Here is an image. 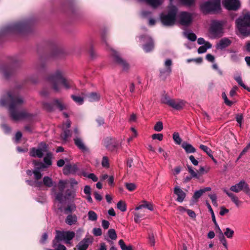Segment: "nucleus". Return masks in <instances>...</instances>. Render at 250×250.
Instances as JSON below:
<instances>
[{
	"instance_id": "f257e3e1",
	"label": "nucleus",
	"mask_w": 250,
	"mask_h": 250,
	"mask_svg": "<svg viewBox=\"0 0 250 250\" xmlns=\"http://www.w3.org/2000/svg\"><path fill=\"white\" fill-rule=\"evenodd\" d=\"M38 81L36 75H32L27 77L22 83H17L13 89L9 91L5 95L0 99V105L8 106L9 115L12 120L17 121L20 120L30 118L33 116L32 114L26 110L20 111L19 108L24 104L23 98L20 94L19 90L21 89L26 83H36Z\"/></svg>"
},
{
	"instance_id": "f03ea898",
	"label": "nucleus",
	"mask_w": 250,
	"mask_h": 250,
	"mask_svg": "<svg viewBox=\"0 0 250 250\" xmlns=\"http://www.w3.org/2000/svg\"><path fill=\"white\" fill-rule=\"evenodd\" d=\"M48 84L55 92H60L62 89L69 90L74 86L73 81L64 76L62 72L59 70L48 72Z\"/></svg>"
},
{
	"instance_id": "7ed1b4c3",
	"label": "nucleus",
	"mask_w": 250,
	"mask_h": 250,
	"mask_svg": "<svg viewBox=\"0 0 250 250\" xmlns=\"http://www.w3.org/2000/svg\"><path fill=\"white\" fill-rule=\"evenodd\" d=\"M33 24V22L30 20L10 24L1 29L0 34L1 35L9 34H26L32 31Z\"/></svg>"
},
{
	"instance_id": "20e7f679",
	"label": "nucleus",
	"mask_w": 250,
	"mask_h": 250,
	"mask_svg": "<svg viewBox=\"0 0 250 250\" xmlns=\"http://www.w3.org/2000/svg\"><path fill=\"white\" fill-rule=\"evenodd\" d=\"M239 32L244 36H250V13H247L236 20Z\"/></svg>"
},
{
	"instance_id": "39448f33",
	"label": "nucleus",
	"mask_w": 250,
	"mask_h": 250,
	"mask_svg": "<svg viewBox=\"0 0 250 250\" xmlns=\"http://www.w3.org/2000/svg\"><path fill=\"white\" fill-rule=\"evenodd\" d=\"M200 8L205 14L219 13L221 10V0H208L200 5Z\"/></svg>"
},
{
	"instance_id": "423d86ee",
	"label": "nucleus",
	"mask_w": 250,
	"mask_h": 250,
	"mask_svg": "<svg viewBox=\"0 0 250 250\" xmlns=\"http://www.w3.org/2000/svg\"><path fill=\"white\" fill-rule=\"evenodd\" d=\"M177 13V8L172 6L169 9L167 14H161L160 20L163 25L166 26H173L176 21Z\"/></svg>"
},
{
	"instance_id": "0eeeda50",
	"label": "nucleus",
	"mask_w": 250,
	"mask_h": 250,
	"mask_svg": "<svg viewBox=\"0 0 250 250\" xmlns=\"http://www.w3.org/2000/svg\"><path fill=\"white\" fill-rule=\"evenodd\" d=\"M76 196V191L73 188L67 189L65 190L63 195L62 192H59L55 194V199L60 203L62 204L64 202H74Z\"/></svg>"
},
{
	"instance_id": "6e6552de",
	"label": "nucleus",
	"mask_w": 250,
	"mask_h": 250,
	"mask_svg": "<svg viewBox=\"0 0 250 250\" xmlns=\"http://www.w3.org/2000/svg\"><path fill=\"white\" fill-rule=\"evenodd\" d=\"M161 102L177 110L183 109L186 104V102L183 100L172 99L167 95H165L162 97Z\"/></svg>"
},
{
	"instance_id": "1a4fd4ad",
	"label": "nucleus",
	"mask_w": 250,
	"mask_h": 250,
	"mask_svg": "<svg viewBox=\"0 0 250 250\" xmlns=\"http://www.w3.org/2000/svg\"><path fill=\"white\" fill-rule=\"evenodd\" d=\"M75 235V232L72 231L56 230L54 240L58 243L64 241L66 244H70Z\"/></svg>"
},
{
	"instance_id": "9d476101",
	"label": "nucleus",
	"mask_w": 250,
	"mask_h": 250,
	"mask_svg": "<svg viewBox=\"0 0 250 250\" xmlns=\"http://www.w3.org/2000/svg\"><path fill=\"white\" fill-rule=\"evenodd\" d=\"M224 22L223 21L214 20L210 25L209 32L213 38L220 37L222 35Z\"/></svg>"
},
{
	"instance_id": "9b49d317",
	"label": "nucleus",
	"mask_w": 250,
	"mask_h": 250,
	"mask_svg": "<svg viewBox=\"0 0 250 250\" xmlns=\"http://www.w3.org/2000/svg\"><path fill=\"white\" fill-rule=\"evenodd\" d=\"M44 163L39 162L36 160H34L33 163L35 165V169L33 170V174L34 176V179L36 181H38L39 180L41 179L42 176L41 173L42 170L45 167H47V155L44 156L43 158Z\"/></svg>"
},
{
	"instance_id": "f8f14e48",
	"label": "nucleus",
	"mask_w": 250,
	"mask_h": 250,
	"mask_svg": "<svg viewBox=\"0 0 250 250\" xmlns=\"http://www.w3.org/2000/svg\"><path fill=\"white\" fill-rule=\"evenodd\" d=\"M83 170H81L79 167L78 164H67L63 168V173L65 175L69 174L81 176L82 174Z\"/></svg>"
},
{
	"instance_id": "ddd939ff",
	"label": "nucleus",
	"mask_w": 250,
	"mask_h": 250,
	"mask_svg": "<svg viewBox=\"0 0 250 250\" xmlns=\"http://www.w3.org/2000/svg\"><path fill=\"white\" fill-rule=\"evenodd\" d=\"M230 190L236 193L243 191L250 198V188L248 184L243 180L235 185L231 186Z\"/></svg>"
},
{
	"instance_id": "4468645a",
	"label": "nucleus",
	"mask_w": 250,
	"mask_h": 250,
	"mask_svg": "<svg viewBox=\"0 0 250 250\" xmlns=\"http://www.w3.org/2000/svg\"><path fill=\"white\" fill-rule=\"evenodd\" d=\"M111 55L114 58V61L121 67L123 70H127L129 67L128 63L124 60L115 50L111 49Z\"/></svg>"
},
{
	"instance_id": "2eb2a0df",
	"label": "nucleus",
	"mask_w": 250,
	"mask_h": 250,
	"mask_svg": "<svg viewBox=\"0 0 250 250\" xmlns=\"http://www.w3.org/2000/svg\"><path fill=\"white\" fill-rule=\"evenodd\" d=\"M141 42H145L142 47L146 52H149L154 48V42L152 39L147 35L140 37Z\"/></svg>"
},
{
	"instance_id": "dca6fc26",
	"label": "nucleus",
	"mask_w": 250,
	"mask_h": 250,
	"mask_svg": "<svg viewBox=\"0 0 250 250\" xmlns=\"http://www.w3.org/2000/svg\"><path fill=\"white\" fill-rule=\"evenodd\" d=\"M61 53V50L56 43L48 41V59L58 56Z\"/></svg>"
},
{
	"instance_id": "f3484780",
	"label": "nucleus",
	"mask_w": 250,
	"mask_h": 250,
	"mask_svg": "<svg viewBox=\"0 0 250 250\" xmlns=\"http://www.w3.org/2000/svg\"><path fill=\"white\" fill-rule=\"evenodd\" d=\"M223 4L225 8L229 10H237L240 7L239 0H224Z\"/></svg>"
},
{
	"instance_id": "a211bd4d",
	"label": "nucleus",
	"mask_w": 250,
	"mask_h": 250,
	"mask_svg": "<svg viewBox=\"0 0 250 250\" xmlns=\"http://www.w3.org/2000/svg\"><path fill=\"white\" fill-rule=\"evenodd\" d=\"M104 145L109 150L114 151L116 150L119 146V143L114 139L106 138L104 141Z\"/></svg>"
},
{
	"instance_id": "6ab92c4d",
	"label": "nucleus",
	"mask_w": 250,
	"mask_h": 250,
	"mask_svg": "<svg viewBox=\"0 0 250 250\" xmlns=\"http://www.w3.org/2000/svg\"><path fill=\"white\" fill-rule=\"evenodd\" d=\"M178 17L179 22L182 25H188L192 21L191 15L187 12H182Z\"/></svg>"
},
{
	"instance_id": "aec40b11",
	"label": "nucleus",
	"mask_w": 250,
	"mask_h": 250,
	"mask_svg": "<svg viewBox=\"0 0 250 250\" xmlns=\"http://www.w3.org/2000/svg\"><path fill=\"white\" fill-rule=\"evenodd\" d=\"M46 56L45 54L40 55L37 69L39 73H45L46 70Z\"/></svg>"
},
{
	"instance_id": "412c9836",
	"label": "nucleus",
	"mask_w": 250,
	"mask_h": 250,
	"mask_svg": "<svg viewBox=\"0 0 250 250\" xmlns=\"http://www.w3.org/2000/svg\"><path fill=\"white\" fill-rule=\"evenodd\" d=\"M93 240L92 237L84 238L77 245V250H86L89 246L92 243Z\"/></svg>"
},
{
	"instance_id": "4be33fe9",
	"label": "nucleus",
	"mask_w": 250,
	"mask_h": 250,
	"mask_svg": "<svg viewBox=\"0 0 250 250\" xmlns=\"http://www.w3.org/2000/svg\"><path fill=\"white\" fill-rule=\"evenodd\" d=\"M172 61L170 59H167L165 62V66L166 68L162 69L160 70V77L163 79H166L171 72V65Z\"/></svg>"
},
{
	"instance_id": "5701e85b",
	"label": "nucleus",
	"mask_w": 250,
	"mask_h": 250,
	"mask_svg": "<svg viewBox=\"0 0 250 250\" xmlns=\"http://www.w3.org/2000/svg\"><path fill=\"white\" fill-rule=\"evenodd\" d=\"M75 145L77 147L83 152H88V148L84 145L83 139L79 137H76L74 138Z\"/></svg>"
},
{
	"instance_id": "b1692460",
	"label": "nucleus",
	"mask_w": 250,
	"mask_h": 250,
	"mask_svg": "<svg viewBox=\"0 0 250 250\" xmlns=\"http://www.w3.org/2000/svg\"><path fill=\"white\" fill-rule=\"evenodd\" d=\"M174 193L177 196L176 201L180 203L184 201L186 195L185 192L178 186H176L174 188Z\"/></svg>"
},
{
	"instance_id": "393cba45",
	"label": "nucleus",
	"mask_w": 250,
	"mask_h": 250,
	"mask_svg": "<svg viewBox=\"0 0 250 250\" xmlns=\"http://www.w3.org/2000/svg\"><path fill=\"white\" fill-rule=\"evenodd\" d=\"M26 182L27 184L31 186H34L36 187L41 188L43 185L45 186H47V176H44L43 179V182L37 181L36 180H27Z\"/></svg>"
},
{
	"instance_id": "a878e982",
	"label": "nucleus",
	"mask_w": 250,
	"mask_h": 250,
	"mask_svg": "<svg viewBox=\"0 0 250 250\" xmlns=\"http://www.w3.org/2000/svg\"><path fill=\"white\" fill-rule=\"evenodd\" d=\"M143 208H146L150 211L154 210V207L153 204L146 200L142 201V204L137 206L135 208V210L137 211Z\"/></svg>"
},
{
	"instance_id": "bb28decb",
	"label": "nucleus",
	"mask_w": 250,
	"mask_h": 250,
	"mask_svg": "<svg viewBox=\"0 0 250 250\" xmlns=\"http://www.w3.org/2000/svg\"><path fill=\"white\" fill-rule=\"evenodd\" d=\"M211 190V188L210 187L205 188L203 189H201L198 190H196L193 196H192V201L196 202L197 200L206 192L209 191Z\"/></svg>"
},
{
	"instance_id": "cd10ccee",
	"label": "nucleus",
	"mask_w": 250,
	"mask_h": 250,
	"mask_svg": "<svg viewBox=\"0 0 250 250\" xmlns=\"http://www.w3.org/2000/svg\"><path fill=\"white\" fill-rule=\"evenodd\" d=\"M231 43V41L227 38L222 39L217 44V48L223 49L229 46Z\"/></svg>"
},
{
	"instance_id": "c85d7f7f",
	"label": "nucleus",
	"mask_w": 250,
	"mask_h": 250,
	"mask_svg": "<svg viewBox=\"0 0 250 250\" xmlns=\"http://www.w3.org/2000/svg\"><path fill=\"white\" fill-rule=\"evenodd\" d=\"M78 221V217L76 214H68L65 219V222L66 224L72 226L77 223Z\"/></svg>"
},
{
	"instance_id": "c756f323",
	"label": "nucleus",
	"mask_w": 250,
	"mask_h": 250,
	"mask_svg": "<svg viewBox=\"0 0 250 250\" xmlns=\"http://www.w3.org/2000/svg\"><path fill=\"white\" fill-rule=\"evenodd\" d=\"M77 208V206L74 202H71V203H69L67 205L63 208V211L65 214H72V212H74Z\"/></svg>"
},
{
	"instance_id": "7c9ffc66",
	"label": "nucleus",
	"mask_w": 250,
	"mask_h": 250,
	"mask_svg": "<svg viewBox=\"0 0 250 250\" xmlns=\"http://www.w3.org/2000/svg\"><path fill=\"white\" fill-rule=\"evenodd\" d=\"M1 71L4 77L6 79H8L14 72L13 69L9 66H4L2 67L1 68Z\"/></svg>"
},
{
	"instance_id": "2f4dec72",
	"label": "nucleus",
	"mask_w": 250,
	"mask_h": 250,
	"mask_svg": "<svg viewBox=\"0 0 250 250\" xmlns=\"http://www.w3.org/2000/svg\"><path fill=\"white\" fill-rule=\"evenodd\" d=\"M181 146L185 150L187 153H193L196 151V149L190 144L187 142H184Z\"/></svg>"
},
{
	"instance_id": "473e14b6",
	"label": "nucleus",
	"mask_w": 250,
	"mask_h": 250,
	"mask_svg": "<svg viewBox=\"0 0 250 250\" xmlns=\"http://www.w3.org/2000/svg\"><path fill=\"white\" fill-rule=\"evenodd\" d=\"M140 1H145L153 8H157L162 4L164 0H138Z\"/></svg>"
},
{
	"instance_id": "72a5a7b5",
	"label": "nucleus",
	"mask_w": 250,
	"mask_h": 250,
	"mask_svg": "<svg viewBox=\"0 0 250 250\" xmlns=\"http://www.w3.org/2000/svg\"><path fill=\"white\" fill-rule=\"evenodd\" d=\"M30 156L34 157L42 158L43 156V153L42 149L32 148L30 152Z\"/></svg>"
},
{
	"instance_id": "f704fd0d",
	"label": "nucleus",
	"mask_w": 250,
	"mask_h": 250,
	"mask_svg": "<svg viewBox=\"0 0 250 250\" xmlns=\"http://www.w3.org/2000/svg\"><path fill=\"white\" fill-rule=\"evenodd\" d=\"M52 104L54 106L58 108L60 111H62L63 109H66V105L63 104L62 102H61L58 99L54 100L52 102Z\"/></svg>"
},
{
	"instance_id": "c9c22d12",
	"label": "nucleus",
	"mask_w": 250,
	"mask_h": 250,
	"mask_svg": "<svg viewBox=\"0 0 250 250\" xmlns=\"http://www.w3.org/2000/svg\"><path fill=\"white\" fill-rule=\"evenodd\" d=\"M212 45L209 42H207L205 45H203L199 47L198 49V53L199 54H202L205 53L208 49L210 48Z\"/></svg>"
},
{
	"instance_id": "e433bc0d",
	"label": "nucleus",
	"mask_w": 250,
	"mask_h": 250,
	"mask_svg": "<svg viewBox=\"0 0 250 250\" xmlns=\"http://www.w3.org/2000/svg\"><path fill=\"white\" fill-rule=\"evenodd\" d=\"M184 35L186 38L192 42L196 41L197 39L196 35L190 31H186L184 32Z\"/></svg>"
},
{
	"instance_id": "4c0bfd02",
	"label": "nucleus",
	"mask_w": 250,
	"mask_h": 250,
	"mask_svg": "<svg viewBox=\"0 0 250 250\" xmlns=\"http://www.w3.org/2000/svg\"><path fill=\"white\" fill-rule=\"evenodd\" d=\"M88 98L90 102H96L100 100V96L99 94L96 92H92L88 95Z\"/></svg>"
},
{
	"instance_id": "58836bf2",
	"label": "nucleus",
	"mask_w": 250,
	"mask_h": 250,
	"mask_svg": "<svg viewBox=\"0 0 250 250\" xmlns=\"http://www.w3.org/2000/svg\"><path fill=\"white\" fill-rule=\"evenodd\" d=\"M81 175L91 179L93 182H97L98 180L97 177L94 173L87 174L84 170L82 171Z\"/></svg>"
},
{
	"instance_id": "ea45409f",
	"label": "nucleus",
	"mask_w": 250,
	"mask_h": 250,
	"mask_svg": "<svg viewBox=\"0 0 250 250\" xmlns=\"http://www.w3.org/2000/svg\"><path fill=\"white\" fill-rule=\"evenodd\" d=\"M88 219L91 221H95L97 220L98 216L93 210H90L87 213Z\"/></svg>"
},
{
	"instance_id": "a19ab883",
	"label": "nucleus",
	"mask_w": 250,
	"mask_h": 250,
	"mask_svg": "<svg viewBox=\"0 0 250 250\" xmlns=\"http://www.w3.org/2000/svg\"><path fill=\"white\" fill-rule=\"evenodd\" d=\"M179 1L182 5L190 7L194 5L195 0H179Z\"/></svg>"
},
{
	"instance_id": "79ce46f5",
	"label": "nucleus",
	"mask_w": 250,
	"mask_h": 250,
	"mask_svg": "<svg viewBox=\"0 0 250 250\" xmlns=\"http://www.w3.org/2000/svg\"><path fill=\"white\" fill-rule=\"evenodd\" d=\"M53 248L54 249L53 250H66V248L64 245L55 242V240L53 241Z\"/></svg>"
},
{
	"instance_id": "37998d69",
	"label": "nucleus",
	"mask_w": 250,
	"mask_h": 250,
	"mask_svg": "<svg viewBox=\"0 0 250 250\" xmlns=\"http://www.w3.org/2000/svg\"><path fill=\"white\" fill-rule=\"evenodd\" d=\"M117 208L122 212L126 210V205L124 201H120L117 204Z\"/></svg>"
},
{
	"instance_id": "c03bdc74",
	"label": "nucleus",
	"mask_w": 250,
	"mask_h": 250,
	"mask_svg": "<svg viewBox=\"0 0 250 250\" xmlns=\"http://www.w3.org/2000/svg\"><path fill=\"white\" fill-rule=\"evenodd\" d=\"M200 148L206 152L209 157L212 156V151L208 146L204 145H201L200 146Z\"/></svg>"
},
{
	"instance_id": "a18cd8bd",
	"label": "nucleus",
	"mask_w": 250,
	"mask_h": 250,
	"mask_svg": "<svg viewBox=\"0 0 250 250\" xmlns=\"http://www.w3.org/2000/svg\"><path fill=\"white\" fill-rule=\"evenodd\" d=\"M133 215L134 216V221L136 223H139L141 221L140 219L144 216V214L137 211L133 212Z\"/></svg>"
},
{
	"instance_id": "49530a36",
	"label": "nucleus",
	"mask_w": 250,
	"mask_h": 250,
	"mask_svg": "<svg viewBox=\"0 0 250 250\" xmlns=\"http://www.w3.org/2000/svg\"><path fill=\"white\" fill-rule=\"evenodd\" d=\"M234 232L233 230L229 228H227L223 234L224 236L225 235L228 238H231L234 235Z\"/></svg>"
},
{
	"instance_id": "de8ad7c7",
	"label": "nucleus",
	"mask_w": 250,
	"mask_h": 250,
	"mask_svg": "<svg viewBox=\"0 0 250 250\" xmlns=\"http://www.w3.org/2000/svg\"><path fill=\"white\" fill-rule=\"evenodd\" d=\"M108 235L109 237L111 240H115L117 238L116 231L114 229H111L108 230Z\"/></svg>"
},
{
	"instance_id": "09e8293b",
	"label": "nucleus",
	"mask_w": 250,
	"mask_h": 250,
	"mask_svg": "<svg viewBox=\"0 0 250 250\" xmlns=\"http://www.w3.org/2000/svg\"><path fill=\"white\" fill-rule=\"evenodd\" d=\"M63 132L61 135V137L65 141H66L68 138L71 137V133L69 129H63Z\"/></svg>"
},
{
	"instance_id": "8fccbe9b",
	"label": "nucleus",
	"mask_w": 250,
	"mask_h": 250,
	"mask_svg": "<svg viewBox=\"0 0 250 250\" xmlns=\"http://www.w3.org/2000/svg\"><path fill=\"white\" fill-rule=\"evenodd\" d=\"M219 239L221 243L223 244V245L225 247L226 249L228 248L227 242L225 237L224 236L223 233L221 231V232H219Z\"/></svg>"
},
{
	"instance_id": "3c124183",
	"label": "nucleus",
	"mask_w": 250,
	"mask_h": 250,
	"mask_svg": "<svg viewBox=\"0 0 250 250\" xmlns=\"http://www.w3.org/2000/svg\"><path fill=\"white\" fill-rule=\"evenodd\" d=\"M173 139L175 143V144L177 145H180L181 143L182 140L180 138L179 134L178 132H174L172 135Z\"/></svg>"
},
{
	"instance_id": "603ef678",
	"label": "nucleus",
	"mask_w": 250,
	"mask_h": 250,
	"mask_svg": "<svg viewBox=\"0 0 250 250\" xmlns=\"http://www.w3.org/2000/svg\"><path fill=\"white\" fill-rule=\"evenodd\" d=\"M222 97L223 99L224 100L225 104L228 106H231L233 104V102L232 101H231L228 99V97L225 92L222 93Z\"/></svg>"
},
{
	"instance_id": "864d4df0",
	"label": "nucleus",
	"mask_w": 250,
	"mask_h": 250,
	"mask_svg": "<svg viewBox=\"0 0 250 250\" xmlns=\"http://www.w3.org/2000/svg\"><path fill=\"white\" fill-rule=\"evenodd\" d=\"M10 62L13 65L20 64L21 62V60L17 56H14L10 58Z\"/></svg>"
},
{
	"instance_id": "5fc2aeb1",
	"label": "nucleus",
	"mask_w": 250,
	"mask_h": 250,
	"mask_svg": "<svg viewBox=\"0 0 250 250\" xmlns=\"http://www.w3.org/2000/svg\"><path fill=\"white\" fill-rule=\"evenodd\" d=\"M187 168L188 169V171L189 173L190 174L192 178H199L197 173L196 172H195V171H194V170L192 169L191 166H190L189 165H187Z\"/></svg>"
},
{
	"instance_id": "6e6d98bb",
	"label": "nucleus",
	"mask_w": 250,
	"mask_h": 250,
	"mask_svg": "<svg viewBox=\"0 0 250 250\" xmlns=\"http://www.w3.org/2000/svg\"><path fill=\"white\" fill-rule=\"evenodd\" d=\"M37 201L42 204L45 203L46 202V197L44 194L42 192L40 193Z\"/></svg>"
},
{
	"instance_id": "4d7b16f0",
	"label": "nucleus",
	"mask_w": 250,
	"mask_h": 250,
	"mask_svg": "<svg viewBox=\"0 0 250 250\" xmlns=\"http://www.w3.org/2000/svg\"><path fill=\"white\" fill-rule=\"evenodd\" d=\"M125 187L130 191H133L136 188L135 184L132 183H126Z\"/></svg>"
},
{
	"instance_id": "13d9d810",
	"label": "nucleus",
	"mask_w": 250,
	"mask_h": 250,
	"mask_svg": "<svg viewBox=\"0 0 250 250\" xmlns=\"http://www.w3.org/2000/svg\"><path fill=\"white\" fill-rule=\"evenodd\" d=\"M163 129V124L162 122L159 121L155 124L154 129L156 131L160 132Z\"/></svg>"
},
{
	"instance_id": "bf43d9fd",
	"label": "nucleus",
	"mask_w": 250,
	"mask_h": 250,
	"mask_svg": "<svg viewBox=\"0 0 250 250\" xmlns=\"http://www.w3.org/2000/svg\"><path fill=\"white\" fill-rule=\"evenodd\" d=\"M152 13L148 10H143L141 12V16L143 18H150Z\"/></svg>"
},
{
	"instance_id": "052dcab7",
	"label": "nucleus",
	"mask_w": 250,
	"mask_h": 250,
	"mask_svg": "<svg viewBox=\"0 0 250 250\" xmlns=\"http://www.w3.org/2000/svg\"><path fill=\"white\" fill-rule=\"evenodd\" d=\"M73 100L79 104H82L83 102V99L82 97L78 96L72 95Z\"/></svg>"
},
{
	"instance_id": "680f3d73",
	"label": "nucleus",
	"mask_w": 250,
	"mask_h": 250,
	"mask_svg": "<svg viewBox=\"0 0 250 250\" xmlns=\"http://www.w3.org/2000/svg\"><path fill=\"white\" fill-rule=\"evenodd\" d=\"M102 166L106 168H108L109 167V160L107 157L104 156L102 161Z\"/></svg>"
},
{
	"instance_id": "e2e57ef3",
	"label": "nucleus",
	"mask_w": 250,
	"mask_h": 250,
	"mask_svg": "<svg viewBox=\"0 0 250 250\" xmlns=\"http://www.w3.org/2000/svg\"><path fill=\"white\" fill-rule=\"evenodd\" d=\"M66 184V181L63 180H60L59 182V192H62L64 190L65 185Z\"/></svg>"
},
{
	"instance_id": "0e129e2a",
	"label": "nucleus",
	"mask_w": 250,
	"mask_h": 250,
	"mask_svg": "<svg viewBox=\"0 0 250 250\" xmlns=\"http://www.w3.org/2000/svg\"><path fill=\"white\" fill-rule=\"evenodd\" d=\"M235 80L243 88H246V85L244 84L242 81V79L240 76H236L234 78Z\"/></svg>"
},
{
	"instance_id": "69168bd1",
	"label": "nucleus",
	"mask_w": 250,
	"mask_h": 250,
	"mask_svg": "<svg viewBox=\"0 0 250 250\" xmlns=\"http://www.w3.org/2000/svg\"><path fill=\"white\" fill-rule=\"evenodd\" d=\"M149 243L151 246H154L155 244L154 236L153 233H149L148 235Z\"/></svg>"
},
{
	"instance_id": "338daca9",
	"label": "nucleus",
	"mask_w": 250,
	"mask_h": 250,
	"mask_svg": "<svg viewBox=\"0 0 250 250\" xmlns=\"http://www.w3.org/2000/svg\"><path fill=\"white\" fill-rule=\"evenodd\" d=\"M223 191L224 193H225L230 199L231 200L233 199L236 195L233 193L230 192L227 188H224L223 189Z\"/></svg>"
},
{
	"instance_id": "774afa93",
	"label": "nucleus",
	"mask_w": 250,
	"mask_h": 250,
	"mask_svg": "<svg viewBox=\"0 0 250 250\" xmlns=\"http://www.w3.org/2000/svg\"><path fill=\"white\" fill-rule=\"evenodd\" d=\"M232 54L231 55V59L232 61L235 62H237L239 60V56L238 54L236 53L235 52L232 51Z\"/></svg>"
}]
</instances>
